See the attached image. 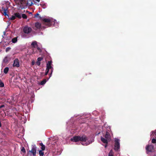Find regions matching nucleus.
<instances>
[{
    "instance_id": "7ed1b4c3",
    "label": "nucleus",
    "mask_w": 156,
    "mask_h": 156,
    "mask_svg": "<svg viewBox=\"0 0 156 156\" xmlns=\"http://www.w3.org/2000/svg\"><path fill=\"white\" fill-rule=\"evenodd\" d=\"M42 21L45 23L44 24L48 27H50L51 25V20L50 19L44 18L42 20Z\"/></svg>"
},
{
    "instance_id": "1a4fd4ad",
    "label": "nucleus",
    "mask_w": 156,
    "mask_h": 156,
    "mask_svg": "<svg viewBox=\"0 0 156 156\" xmlns=\"http://www.w3.org/2000/svg\"><path fill=\"white\" fill-rule=\"evenodd\" d=\"M105 138L107 139L108 140L110 139V133L108 132L107 131L106 132L105 134Z\"/></svg>"
},
{
    "instance_id": "2f4dec72",
    "label": "nucleus",
    "mask_w": 156,
    "mask_h": 156,
    "mask_svg": "<svg viewBox=\"0 0 156 156\" xmlns=\"http://www.w3.org/2000/svg\"><path fill=\"white\" fill-rule=\"evenodd\" d=\"M5 107V105H2L0 106V109L4 107Z\"/></svg>"
},
{
    "instance_id": "f8f14e48",
    "label": "nucleus",
    "mask_w": 156,
    "mask_h": 156,
    "mask_svg": "<svg viewBox=\"0 0 156 156\" xmlns=\"http://www.w3.org/2000/svg\"><path fill=\"white\" fill-rule=\"evenodd\" d=\"M31 45L32 47L34 48H35L36 46H38L37 42L36 41H34L31 44Z\"/></svg>"
},
{
    "instance_id": "a211bd4d",
    "label": "nucleus",
    "mask_w": 156,
    "mask_h": 156,
    "mask_svg": "<svg viewBox=\"0 0 156 156\" xmlns=\"http://www.w3.org/2000/svg\"><path fill=\"white\" fill-rule=\"evenodd\" d=\"M46 80L45 79H44L41 82L40 84L41 85H43L46 83Z\"/></svg>"
},
{
    "instance_id": "72a5a7b5",
    "label": "nucleus",
    "mask_w": 156,
    "mask_h": 156,
    "mask_svg": "<svg viewBox=\"0 0 156 156\" xmlns=\"http://www.w3.org/2000/svg\"><path fill=\"white\" fill-rule=\"evenodd\" d=\"M37 49L38 50H41V49L40 48L38 47V46H37Z\"/></svg>"
},
{
    "instance_id": "9d476101",
    "label": "nucleus",
    "mask_w": 156,
    "mask_h": 156,
    "mask_svg": "<svg viewBox=\"0 0 156 156\" xmlns=\"http://www.w3.org/2000/svg\"><path fill=\"white\" fill-rule=\"evenodd\" d=\"M108 140L107 139H105L103 137H101V141L104 143L107 144L108 143Z\"/></svg>"
},
{
    "instance_id": "20e7f679",
    "label": "nucleus",
    "mask_w": 156,
    "mask_h": 156,
    "mask_svg": "<svg viewBox=\"0 0 156 156\" xmlns=\"http://www.w3.org/2000/svg\"><path fill=\"white\" fill-rule=\"evenodd\" d=\"M32 30V28L31 27L28 26L25 27L23 29V32L27 34H28L30 33Z\"/></svg>"
},
{
    "instance_id": "cd10ccee",
    "label": "nucleus",
    "mask_w": 156,
    "mask_h": 156,
    "mask_svg": "<svg viewBox=\"0 0 156 156\" xmlns=\"http://www.w3.org/2000/svg\"><path fill=\"white\" fill-rule=\"evenodd\" d=\"M11 49V48L9 47H8L7 48L5 49V51L6 52H8Z\"/></svg>"
},
{
    "instance_id": "423d86ee",
    "label": "nucleus",
    "mask_w": 156,
    "mask_h": 156,
    "mask_svg": "<svg viewBox=\"0 0 156 156\" xmlns=\"http://www.w3.org/2000/svg\"><path fill=\"white\" fill-rule=\"evenodd\" d=\"M13 66L14 67H18L20 66V63L19 60L18 58H16L14 61L13 64Z\"/></svg>"
},
{
    "instance_id": "39448f33",
    "label": "nucleus",
    "mask_w": 156,
    "mask_h": 156,
    "mask_svg": "<svg viewBox=\"0 0 156 156\" xmlns=\"http://www.w3.org/2000/svg\"><path fill=\"white\" fill-rule=\"evenodd\" d=\"M52 61H48V63L47 64V66H46V69H48L49 70V69H51V73L50 74V75H51V74L52 73V67L51 66V64H52ZM51 76V75L49 77V78Z\"/></svg>"
},
{
    "instance_id": "6e6552de",
    "label": "nucleus",
    "mask_w": 156,
    "mask_h": 156,
    "mask_svg": "<svg viewBox=\"0 0 156 156\" xmlns=\"http://www.w3.org/2000/svg\"><path fill=\"white\" fill-rule=\"evenodd\" d=\"M154 149V146L152 145H148L146 147V149L149 152H152Z\"/></svg>"
},
{
    "instance_id": "f257e3e1",
    "label": "nucleus",
    "mask_w": 156,
    "mask_h": 156,
    "mask_svg": "<svg viewBox=\"0 0 156 156\" xmlns=\"http://www.w3.org/2000/svg\"><path fill=\"white\" fill-rule=\"evenodd\" d=\"M87 140V138L85 135H83L80 136H74L73 138L71 139V141H74L75 142L79 141L82 142H85Z\"/></svg>"
},
{
    "instance_id": "aec40b11",
    "label": "nucleus",
    "mask_w": 156,
    "mask_h": 156,
    "mask_svg": "<svg viewBox=\"0 0 156 156\" xmlns=\"http://www.w3.org/2000/svg\"><path fill=\"white\" fill-rule=\"evenodd\" d=\"M17 41V37H14L12 39V42L13 43H16Z\"/></svg>"
},
{
    "instance_id": "393cba45",
    "label": "nucleus",
    "mask_w": 156,
    "mask_h": 156,
    "mask_svg": "<svg viewBox=\"0 0 156 156\" xmlns=\"http://www.w3.org/2000/svg\"><path fill=\"white\" fill-rule=\"evenodd\" d=\"M21 151L22 152H23V153H25L26 152L25 149L23 147L21 149Z\"/></svg>"
},
{
    "instance_id": "0eeeda50",
    "label": "nucleus",
    "mask_w": 156,
    "mask_h": 156,
    "mask_svg": "<svg viewBox=\"0 0 156 156\" xmlns=\"http://www.w3.org/2000/svg\"><path fill=\"white\" fill-rule=\"evenodd\" d=\"M36 151L37 147L35 145H34L32 146L31 150L30 151L33 154L34 156H35L36 155Z\"/></svg>"
},
{
    "instance_id": "58836bf2",
    "label": "nucleus",
    "mask_w": 156,
    "mask_h": 156,
    "mask_svg": "<svg viewBox=\"0 0 156 156\" xmlns=\"http://www.w3.org/2000/svg\"><path fill=\"white\" fill-rule=\"evenodd\" d=\"M32 65H34V62H32Z\"/></svg>"
},
{
    "instance_id": "c756f323",
    "label": "nucleus",
    "mask_w": 156,
    "mask_h": 156,
    "mask_svg": "<svg viewBox=\"0 0 156 156\" xmlns=\"http://www.w3.org/2000/svg\"><path fill=\"white\" fill-rule=\"evenodd\" d=\"M49 71V70H48V69H46V72H45V75H46L48 74V73Z\"/></svg>"
},
{
    "instance_id": "412c9836",
    "label": "nucleus",
    "mask_w": 156,
    "mask_h": 156,
    "mask_svg": "<svg viewBox=\"0 0 156 156\" xmlns=\"http://www.w3.org/2000/svg\"><path fill=\"white\" fill-rule=\"evenodd\" d=\"M39 153L40 156H43L44 155V152L42 151V150H40Z\"/></svg>"
},
{
    "instance_id": "a878e982",
    "label": "nucleus",
    "mask_w": 156,
    "mask_h": 156,
    "mask_svg": "<svg viewBox=\"0 0 156 156\" xmlns=\"http://www.w3.org/2000/svg\"><path fill=\"white\" fill-rule=\"evenodd\" d=\"M43 59V58L42 57H39L37 58V61L40 62Z\"/></svg>"
},
{
    "instance_id": "6ab92c4d",
    "label": "nucleus",
    "mask_w": 156,
    "mask_h": 156,
    "mask_svg": "<svg viewBox=\"0 0 156 156\" xmlns=\"http://www.w3.org/2000/svg\"><path fill=\"white\" fill-rule=\"evenodd\" d=\"M29 2H30V3H29V2H27V4L28 6H31L33 4V3L31 1H29Z\"/></svg>"
},
{
    "instance_id": "c9c22d12",
    "label": "nucleus",
    "mask_w": 156,
    "mask_h": 156,
    "mask_svg": "<svg viewBox=\"0 0 156 156\" xmlns=\"http://www.w3.org/2000/svg\"><path fill=\"white\" fill-rule=\"evenodd\" d=\"M35 0L37 1L38 2H39L40 1V0Z\"/></svg>"
},
{
    "instance_id": "4c0bfd02",
    "label": "nucleus",
    "mask_w": 156,
    "mask_h": 156,
    "mask_svg": "<svg viewBox=\"0 0 156 156\" xmlns=\"http://www.w3.org/2000/svg\"><path fill=\"white\" fill-rule=\"evenodd\" d=\"M107 145H105V147H107Z\"/></svg>"
},
{
    "instance_id": "dca6fc26",
    "label": "nucleus",
    "mask_w": 156,
    "mask_h": 156,
    "mask_svg": "<svg viewBox=\"0 0 156 156\" xmlns=\"http://www.w3.org/2000/svg\"><path fill=\"white\" fill-rule=\"evenodd\" d=\"M40 145L41 146V149L42 151H44L45 149V146L42 143L40 144Z\"/></svg>"
},
{
    "instance_id": "c85d7f7f",
    "label": "nucleus",
    "mask_w": 156,
    "mask_h": 156,
    "mask_svg": "<svg viewBox=\"0 0 156 156\" xmlns=\"http://www.w3.org/2000/svg\"><path fill=\"white\" fill-rule=\"evenodd\" d=\"M152 143L153 144L156 143V139H153L152 140Z\"/></svg>"
},
{
    "instance_id": "7c9ffc66",
    "label": "nucleus",
    "mask_w": 156,
    "mask_h": 156,
    "mask_svg": "<svg viewBox=\"0 0 156 156\" xmlns=\"http://www.w3.org/2000/svg\"><path fill=\"white\" fill-rule=\"evenodd\" d=\"M36 63L37 65H38V66H39L40 65L41 62H40L37 61L36 62Z\"/></svg>"
},
{
    "instance_id": "bb28decb",
    "label": "nucleus",
    "mask_w": 156,
    "mask_h": 156,
    "mask_svg": "<svg viewBox=\"0 0 156 156\" xmlns=\"http://www.w3.org/2000/svg\"><path fill=\"white\" fill-rule=\"evenodd\" d=\"M4 86V84L3 83L0 81V87H3Z\"/></svg>"
},
{
    "instance_id": "ddd939ff",
    "label": "nucleus",
    "mask_w": 156,
    "mask_h": 156,
    "mask_svg": "<svg viewBox=\"0 0 156 156\" xmlns=\"http://www.w3.org/2000/svg\"><path fill=\"white\" fill-rule=\"evenodd\" d=\"M41 24L39 22H36L35 23V27L37 29H40L41 27Z\"/></svg>"
},
{
    "instance_id": "473e14b6",
    "label": "nucleus",
    "mask_w": 156,
    "mask_h": 156,
    "mask_svg": "<svg viewBox=\"0 0 156 156\" xmlns=\"http://www.w3.org/2000/svg\"><path fill=\"white\" fill-rule=\"evenodd\" d=\"M39 15V14L38 13H37V14H35V15L34 16V17L35 18L37 17V16Z\"/></svg>"
},
{
    "instance_id": "4468645a",
    "label": "nucleus",
    "mask_w": 156,
    "mask_h": 156,
    "mask_svg": "<svg viewBox=\"0 0 156 156\" xmlns=\"http://www.w3.org/2000/svg\"><path fill=\"white\" fill-rule=\"evenodd\" d=\"M14 15H15L16 17L18 18H21V16L20 14L18 12H16L14 13Z\"/></svg>"
},
{
    "instance_id": "ea45409f",
    "label": "nucleus",
    "mask_w": 156,
    "mask_h": 156,
    "mask_svg": "<svg viewBox=\"0 0 156 156\" xmlns=\"http://www.w3.org/2000/svg\"><path fill=\"white\" fill-rule=\"evenodd\" d=\"M2 110H3V111H5V110H4V109H2Z\"/></svg>"
},
{
    "instance_id": "f03ea898",
    "label": "nucleus",
    "mask_w": 156,
    "mask_h": 156,
    "mask_svg": "<svg viewBox=\"0 0 156 156\" xmlns=\"http://www.w3.org/2000/svg\"><path fill=\"white\" fill-rule=\"evenodd\" d=\"M119 140L115 139V144L114 145V150L116 151H118L120 149V145L119 142Z\"/></svg>"
},
{
    "instance_id": "b1692460",
    "label": "nucleus",
    "mask_w": 156,
    "mask_h": 156,
    "mask_svg": "<svg viewBox=\"0 0 156 156\" xmlns=\"http://www.w3.org/2000/svg\"><path fill=\"white\" fill-rule=\"evenodd\" d=\"M16 18V17L15 15L12 16L11 17L9 18V20H15Z\"/></svg>"
},
{
    "instance_id": "a19ab883",
    "label": "nucleus",
    "mask_w": 156,
    "mask_h": 156,
    "mask_svg": "<svg viewBox=\"0 0 156 156\" xmlns=\"http://www.w3.org/2000/svg\"><path fill=\"white\" fill-rule=\"evenodd\" d=\"M1 90H0V93L1 92Z\"/></svg>"
},
{
    "instance_id": "4be33fe9",
    "label": "nucleus",
    "mask_w": 156,
    "mask_h": 156,
    "mask_svg": "<svg viewBox=\"0 0 156 156\" xmlns=\"http://www.w3.org/2000/svg\"><path fill=\"white\" fill-rule=\"evenodd\" d=\"M8 61V58L7 57H5L3 59V62L5 63H7Z\"/></svg>"
},
{
    "instance_id": "f704fd0d",
    "label": "nucleus",
    "mask_w": 156,
    "mask_h": 156,
    "mask_svg": "<svg viewBox=\"0 0 156 156\" xmlns=\"http://www.w3.org/2000/svg\"><path fill=\"white\" fill-rule=\"evenodd\" d=\"M108 156H113V155L112 154H108Z\"/></svg>"
},
{
    "instance_id": "f3484780",
    "label": "nucleus",
    "mask_w": 156,
    "mask_h": 156,
    "mask_svg": "<svg viewBox=\"0 0 156 156\" xmlns=\"http://www.w3.org/2000/svg\"><path fill=\"white\" fill-rule=\"evenodd\" d=\"M9 68L8 67H5L4 69V73L5 74H7L9 71Z\"/></svg>"
},
{
    "instance_id": "5701e85b",
    "label": "nucleus",
    "mask_w": 156,
    "mask_h": 156,
    "mask_svg": "<svg viewBox=\"0 0 156 156\" xmlns=\"http://www.w3.org/2000/svg\"><path fill=\"white\" fill-rule=\"evenodd\" d=\"M22 16L23 19H27V16L25 14H22Z\"/></svg>"
},
{
    "instance_id": "2eb2a0df",
    "label": "nucleus",
    "mask_w": 156,
    "mask_h": 156,
    "mask_svg": "<svg viewBox=\"0 0 156 156\" xmlns=\"http://www.w3.org/2000/svg\"><path fill=\"white\" fill-rule=\"evenodd\" d=\"M20 5H22V7L20 8L21 9L24 8V7L23 6V4L24 2L25 1V0H19Z\"/></svg>"
},
{
    "instance_id": "9b49d317",
    "label": "nucleus",
    "mask_w": 156,
    "mask_h": 156,
    "mask_svg": "<svg viewBox=\"0 0 156 156\" xmlns=\"http://www.w3.org/2000/svg\"><path fill=\"white\" fill-rule=\"evenodd\" d=\"M2 9H3V14L5 16L7 15L8 16V15L7 14L8 8H4V7H2Z\"/></svg>"
},
{
    "instance_id": "e433bc0d",
    "label": "nucleus",
    "mask_w": 156,
    "mask_h": 156,
    "mask_svg": "<svg viewBox=\"0 0 156 156\" xmlns=\"http://www.w3.org/2000/svg\"><path fill=\"white\" fill-rule=\"evenodd\" d=\"M29 14H32V13H31V12H29Z\"/></svg>"
}]
</instances>
